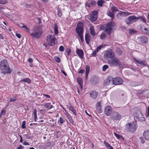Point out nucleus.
Listing matches in <instances>:
<instances>
[{
  "mask_svg": "<svg viewBox=\"0 0 149 149\" xmlns=\"http://www.w3.org/2000/svg\"><path fill=\"white\" fill-rule=\"evenodd\" d=\"M0 70L1 73L3 74L10 73L12 72L6 60L4 59L1 61Z\"/></svg>",
  "mask_w": 149,
  "mask_h": 149,
  "instance_id": "obj_1",
  "label": "nucleus"
},
{
  "mask_svg": "<svg viewBox=\"0 0 149 149\" xmlns=\"http://www.w3.org/2000/svg\"><path fill=\"white\" fill-rule=\"evenodd\" d=\"M138 126L137 123L136 121H131L125 125V130L127 132L134 133L136 130Z\"/></svg>",
  "mask_w": 149,
  "mask_h": 149,
  "instance_id": "obj_2",
  "label": "nucleus"
},
{
  "mask_svg": "<svg viewBox=\"0 0 149 149\" xmlns=\"http://www.w3.org/2000/svg\"><path fill=\"white\" fill-rule=\"evenodd\" d=\"M133 115L134 117L139 121L142 122L145 120V118L142 114L139 108L135 107L133 109Z\"/></svg>",
  "mask_w": 149,
  "mask_h": 149,
  "instance_id": "obj_3",
  "label": "nucleus"
},
{
  "mask_svg": "<svg viewBox=\"0 0 149 149\" xmlns=\"http://www.w3.org/2000/svg\"><path fill=\"white\" fill-rule=\"evenodd\" d=\"M42 33L41 28L40 26H36L34 28L33 32L30 34V36L33 38L39 39L41 36Z\"/></svg>",
  "mask_w": 149,
  "mask_h": 149,
  "instance_id": "obj_4",
  "label": "nucleus"
},
{
  "mask_svg": "<svg viewBox=\"0 0 149 149\" xmlns=\"http://www.w3.org/2000/svg\"><path fill=\"white\" fill-rule=\"evenodd\" d=\"M76 31L79 37L82 42L84 41L83 33L84 31L83 24L82 22H79L77 25Z\"/></svg>",
  "mask_w": 149,
  "mask_h": 149,
  "instance_id": "obj_5",
  "label": "nucleus"
},
{
  "mask_svg": "<svg viewBox=\"0 0 149 149\" xmlns=\"http://www.w3.org/2000/svg\"><path fill=\"white\" fill-rule=\"evenodd\" d=\"M115 24L113 21H110L108 22L105 27L104 28V31L109 35H110L112 29V27H114Z\"/></svg>",
  "mask_w": 149,
  "mask_h": 149,
  "instance_id": "obj_6",
  "label": "nucleus"
},
{
  "mask_svg": "<svg viewBox=\"0 0 149 149\" xmlns=\"http://www.w3.org/2000/svg\"><path fill=\"white\" fill-rule=\"evenodd\" d=\"M108 63L111 66H122V63L118 58L113 57L111 59L108 60Z\"/></svg>",
  "mask_w": 149,
  "mask_h": 149,
  "instance_id": "obj_7",
  "label": "nucleus"
},
{
  "mask_svg": "<svg viewBox=\"0 0 149 149\" xmlns=\"http://www.w3.org/2000/svg\"><path fill=\"white\" fill-rule=\"evenodd\" d=\"M118 11L119 10L116 7L113 6L107 12V14L111 18V19L113 20L114 18V13L116 11Z\"/></svg>",
  "mask_w": 149,
  "mask_h": 149,
  "instance_id": "obj_8",
  "label": "nucleus"
},
{
  "mask_svg": "<svg viewBox=\"0 0 149 149\" xmlns=\"http://www.w3.org/2000/svg\"><path fill=\"white\" fill-rule=\"evenodd\" d=\"M46 40L49 45L51 46H54L55 39L54 36L49 35L47 36L46 37Z\"/></svg>",
  "mask_w": 149,
  "mask_h": 149,
  "instance_id": "obj_9",
  "label": "nucleus"
},
{
  "mask_svg": "<svg viewBox=\"0 0 149 149\" xmlns=\"http://www.w3.org/2000/svg\"><path fill=\"white\" fill-rule=\"evenodd\" d=\"M125 22L127 24H130L137 21V18L134 15H132L128 17L125 19Z\"/></svg>",
  "mask_w": 149,
  "mask_h": 149,
  "instance_id": "obj_10",
  "label": "nucleus"
},
{
  "mask_svg": "<svg viewBox=\"0 0 149 149\" xmlns=\"http://www.w3.org/2000/svg\"><path fill=\"white\" fill-rule=\"evenodd\" d=\"M98 12L97 10H94L92 12L90 15L89 19L92 22L96 20L98 17Z\"/></svg>",
  "mask_w": 149,
  "mask_h": 149,
  "instance_id": "obj_11",
  "label": "nucleus"
},
{
  "mask_svg": "<svg viewBox=\"0 0 149 149\" xmlns=\"http://www.w3.org/2000/svg\"><path fill=\"white\" fill-rule=\"evenodd\" d=\"M131 14L127 12L120 11L117 14L116 17L118 19H122L124 17L127 16Z\"/></svg>",
  "mask_w": 149,
  "mask_h": 149,
  "instance_id": "obj_12",
  "label": "nucleus"
},
{
  "mask_svg": "<svg viewBox=\"0 0 149 149\" xmlns=\"http://www.w3.org/2000/svg\"><path fill=\"white\" fill-rule=\"evenodd\" d=\"M123 83V80L119 77H116L112 78V84L115 85H121Z\"/></svg>",
  "mask_w": 149,
  "mask_h": 149,
  "instance_id": "obj_13",
  "label": "nucleus"
},
{
  "mask_svg": "<svg viewBox=\"0 0 149 149\" xmlns=\"http://www.w3.org/2000/svg\"><path fill=\"white\" fill-rule=\"evenodd\" d=\"M114 54L111 50L107 51L105 52L104 54V57L106 59L109 58L111 59L114 57Z\"/></svg>",
  "mask_w": 149,
  "mask_h": 149,
  "instance_id": "obj_14",
  "label": "nucleus"
},
{
  "mask_svg": "<svg viewBox=\"0 0 149 149\" xmlns=\"http://www.w3.org/2000/svg\"><path fill=\"white\" fill-rule=\"evenodd\" d=\"M121 116L116 111H114L112 115L113 120H119Z\"/></svg>",
  "mask_w": 149,
  "mask_h": 149,
  "instance_id": "obj_15",
  "label": "nucleus"
},
{
  "mask_svg": "<svg viewBox=\"0 0 149 149\" xmlns=\"http://www.w3.org/2000/svg\"><path fill=\"white\" fill-rule=\"evenodd\" d=\"M112 110L111 107L109 105L106 106L104 109L105 113L107 116H110Z\"/></svg>",
  "mask_w": 149,
  "mask_h": 149,
  "instance_id": "obj_16",
  "label": "nucleus"
},
{
  "mask_svg": "<svg viewBox=\"0 0 149 149\" xmlns=\"http://www.w3.org/2000/svg\"><path fill=\"white\" fill-rule=\"evenodd\" d=\"M99 79L98 77L92 76L90 79L91 83L92 84H95L99 81Z\"/></svg>",
  "mask_w": 149,
  "mask_h": 149,
  "instance_id": "obj_17",
  "label": "nucleus"
},
{
  "mask_svg": "<svg viewBox=\"0 0 149 149\" xmlns=\"http://www.w3.org/2000/svg\"><path fill=\"white\" fill-rule=\"evenodd\" d=\"M110 84H112V78L111 77H109L107 79L104 81V84L106 86Z\"/></svg>",
  "mask_w": 149,
  "mask_h": 149,
  "instance_id": "obj_18",
  "label": "nucleus"
},
{
  "mask_svg": "<svg viewBox=\"0 0 149 149\" xmlns=\"http://www.w3.org/2000/svg\"><path fill=\"white\" fill-rule=\"evenodd\" d=\"M76 53L81 58H83L84 53L82 49H80L77 48L76 51Z\"/></svg>",
  "mask_w": 149,
  "mask_h": 149,
  "instance_id": "obj_19",
  "label": "nucleus"
},
{
  "mask_svg": "<svg viewBox=\"0 0 149 149\" xmlns=\"http://www.w3.org/2000/svg\"><path fill=\"white\" fill-rule=\"evenodd\" d=\"M101 103V101H100L97 102L96 105V110L99 113H102V110L101 109V106L100 104Z\"/></svg>",
  "mask_w": 149,
  "mask_h": 149,
  "instance_id": "obj_20",
  "label": "nucleus"
},
{
  "mask_svg": "<svg viewBox=\"0 0 149 149\" xmlns=\"http://www.w3.org/2000/svg\"><path fill=\"white\" fill-rule=\"evenodd\" d=\"M148 41L146 37L143 36L141 37L140 38V42L142 44H145Z\"/></svg>",
  "mask_w": 149,
  "mask_h": 149,
  "instance_id": "obj_21",
  "label": "nucleus"
},
{
  "mask_svg": "<svg viewBox=\"0 0 149 149\" xmlns=\"http://www.w3.org/2000/svg\"><path fill=\"white\" fill-rule=\"evenodd\" d=\"M134 61L137 63L141 65H146V62L144 61H142L141 60L138 59L134 58Z\"/></svg>",
  "mask_w": 149,
  "mask_h": 149,
  "instance_id": "obj_22",
  "label": "nucleus"
},
{
  "mask_svg": "<svg viewBox=\"0 0 149 149\" xmlns=\"http://www.w3.org/2000/svg\"><path fill=\"white\" fill-rule=\"evenodd\" d=\"M91 96L93 99H95L97 96L98 93L94 91H93L90 93Z\"/></svg>",
  "mask_w": 149,
  "mask_h": 149,
  "instance_id": "obj_23",
  "label": "nucleus"
},
{
  "mask_svg": "<svg viewBox=\"0 0 149 149\" xmlns=\"http://www.w3.org/2000/svg\"><path fill=\"white\" fill-rule=\"evenodd\" d=\"M143 135L146 139L149 140V130H145L143 132Z\"/></svg>",
  "mask_w": 149,
  "mask_h": 149,
  "instance_id": "obj_24",
  "label": "nucleus"
},
{
  "mask_svg": "<svg viewBox=\"0 0 149 149\" xmlns=\"http://www.w3.org/2000/svg\"><path fill=\"white\" fill-rule=\"evenodd\" d=\"M65 119L62 117H61L58 120V123L59 125H61L65 122Z\"/></svg>",
  "mask_w": 149,
  "mask_h": 149,
  "instance_id": "obj_25",
  "label": "nucleus"
},
{
  "mask_svg": "<svg viewBox=\"0 0 149 149\" xmlns=\"http://www.w3.org/2000/svg\"><path fill=\"white\" fill-rule=\"evenodd\" d=\"M44 106L45 108L49 110L51 109L53 107V106L50 103H45L44 105Z\"/></svg>",
  "mask_w": 149,
  "mask_h": 149,
  "instance_id": "obj_26",
  "label": "nucleus"
},
{
  "mask_svg": "<svg viewBox=\"0 0 149 149\" xmlns=\"http://www.w3.org/2000/svg\"><path fill=\"white\" fill-rule=\"evenodd\" d=\"M91 36L89 34H86L85 36V40L87 44H89Z\"/></svg>",
  "mask_w": 149,
  "mask_h": 149,
  "instance_id": "obj_27",
  "label": "nucleus"
},
{
  "mask_svg": "<svg viewBox=\"0 0 149 149\" xmlns=\"http://www.w3.org/2000/svg\"><path fill=\"white\" fill-rule=\"evenodd\" d=\"M68 107L70 110L72 112L75 116H76V110L74 109V108L72 107L71 104H70L68 106Z\"/></svg>",
  "mask_w": 149,
  "mask_h": 149,
  "instance_id": "obj_28",
  "label": "nucleus"
},
{
  "mask_svg": "<svg viewBox=\"0 0 149 149\" xmlns=\"http://www.w3.org/2000/svg\"><path fill=\"white\" fill-rule=\"evenodd\" d=\"M54 34L55 35H57L58 33V27L57 23H55L54 24Z\"/></svg>",
  "mask_w": 149,
  "mask_h": 149,
  "instance_id": "obj_29",
  "label": "nucleus"
},
{
  "mask_svg": "<svg viewBox=\"0 0 149 149\" xmlns=\"http://www.w3.org/2000/svg\"><path fill=\"white\" fill-rule=\"evenodd\" d=\"M20 81H24L26 82L28 84H30L31 83V81L30 79L28 78H25L22 79Z\"/></svg>",
  "mask_w": 149,
  "mask_h": 149,
  "instance_id": "obj_30",
  "label": "nucleus"
},
{
  "mask_svg": "<svg viewBox=\"0 0 149 149\" xmlns=\"http://www.w3.org/2000/svg\"><path fill=\"white\" fill-rule=\"evenodd\" d=\"M137 20L138 19H141V21L144 23H146V18L144 16H140L138 17H136Z\"/></svg>",
  "mask_w": 149,
  "mask_h": 149,
  "instance_id": "obj_31",
  "label": "nucleus"
},
{
  "mask_svg": "<svg viewBox=\"0 0 149 149\" xmlns=\"http://www.w3.org/2000/svg\"><path fill=\"white\" fill-rule=\"evenodd\" d=\"M90 32L91 34L93 36H95L96 35L95 32L94 28L93 27L91 26L90 27Z\"/></svg>",
  "mask_w": 149,
  "mask_h": 149,
  "instance_id": "obj_32",
  "label": "nucleus"
},
{
  "mask_svg": "<svg viewBox=\"0 0 149 149\" xmlns=\"http://www.w3.org/2000/svg\"><path fill=\"white\" fill-rule=\"evenodd\" d=\"M86 75L85 76H86V78L87 76H88V74L89 72V71L90 70V67L88 65H86Z\"/></svg>",
  "mask_w": 149,
  "mask_h": 149,
  "instance_id": "obj_33",
  "label": "nucleus"
},
{
  "mask_svg": "<svg viewBox=\"0 0 149 149\" xmlns=\"http://www.w3.org/2000/svg\"><path fill=\"white\" fill-rule=\"evenodd\" d=\"M116 54L120 56L122 54V51L120 48H117L116 49Z\"/></svg>",
  "mask_w": 149,
  "mask_h": 149,
  "instance_id": "obj_34",
  "label": "nucleus"
},
{
  "mask_svg": "<svg viewBox=\"0 0 149 149\" xmlns=\"http://www.w3.org/2000/svg\"><path fill=\"white\" fill-rule=\"evenodd\" d=\"M104 1L102 0H100L97 2V4L98 6H102L104 2Z\"/></svg>",
  "mask_w": 149,
  "mask_h": 149,
  "instance_id": "obj_35",
  "label": "nucleus"
},
{
  "mask_svg": "<svg viewBox=\"0 0 149 149\" xmlns=\"http://www.w3.org/2000/svg\"><path fill=\"white\" fill-rule=\"evenodd\" d=\"M128 32L130 34H134L137 33V31L133 29H129L128 31Z\"/></svg>",
  "mask_w": 149,
  "mask_h": 149,
  "instance_id": "obj_36",
  "label": "nucleus"
},
{
  "mask_svg": "<svg viewBox=\"0 0 149 149\" xmlns=\"http://www.w3.org/2000/svg\"><path fill=\"white\" fill-rule=\"evenodd\" d=\"M77 82L80 85L83 84L82 79L80 77H78L77 79Z\"/></svg>",
  "mask_w": 149,
  "mask_h": 149,
  "instance_id": "obj_37",
  "label": "nucleus"
},
{
  "mask_svg": "<svg viewBox=\"0 0 149 149\" xmlns=\"http://www.w3.org/2000/svg\"><path fill=\"white\" fill-rule=\"evenodd\" d=\"M67 118L68 119L69 121L71 123H72L73 125H74V121L73 120L72 118L70 117V116L69 115H67Z\"/></svg>",
  "mask_w": 149,
  "mask_h": 149,
  "instance_id": "obj_38",
  "label": "nucleus"
},
{
  "mask_svg": "<svg viewBox=\"0 0 149 149\" xmlns=\"http://www.w3.org/2000/svg\"><path fill=\"white\" fill-rule=\"evenodd\" d=\"M54 58L55 61L57 63H59L61 62V59L59 57L55 56L54 57Z\"/></svg>",
  "mask_w": 149,
  "mask_h": 149,
  "instance_id": "obj_39",
  "label": "nucleus"
},
{
  "mask_svg": "<svg viewBox=\"0 0 149 149\" xmlns=\"http://www.w3.org/2000/svg\"><path fill=\"white\" fill-rule=\"evenodd\" d=\"M17 98L15 96L13 97H12L10 98V102H14L16 101Z\"/></svg>",
  "mask_w": 149,
  "mask_h": 149,
  "instance_id": "obj_40",
  "label": "nucleus"
},
{
  "mask_svg": "<svg viewBox=\"0 0 149 149\" xmlns=\"http://www.w3.org/2000/svg\"><path fill=\"white\" fill-rule=\"evenodd\" d=\"M106 37V34L104 33H102L100 35V38L101 39H104Z\"/></svg>",
  "mask_w": 149,
  "mask_h": 149,
  "instance_id": "obj_41",
  "label": "nucleus"
},
{
  "mask_svg": "<svg viewBox=\"0 0 149 149\" xmlns=\"http://www.w3.org/2000/svg\"><path fill=\"white\" fill-rule=\"evenodd\" d=\"M57 15L59 17H61L62 15L61 10L58 9L57 11Z\"/></svg>",
  "mask_w": 149,
  "mask_h": 149,
  "instance_id": "obj_42",
  "label": "nucleus"
},
{
  "mask_svg": "<svg viewBox=\"0 0 149 149\" xmlns=\"http://www.w3.org/2000/svg\"><path fill=\"white\" fill-rule=\"evenodd\" d=\"M109 67V66L107 65H103L102 67V70L103 71H106V70L108 69Z\"/></svg>",
  "mask_w": 149,
  "mask_h": 149,
  "instance_id": "obj_43",
  "label": "nucleus"
},
{
  "mask_svg": "<svg viewBox=\"0 0 149 149\" xmlns=\"http://www.w3.org/2000/svg\"><path fill=\"white\" fill-rule=\"evenodd\" d=\"M26 122L25 121H24L22 122L21 127L23 129H25L26 128V126H25Z\"/></svg>",
  "mask_w": 149,
  "mask_h": 149,
  "instance_id": "obj_44",
  "label": "nucleus"
},
{
  "mask_svg": "<svg viewBox=\"0 0 149 149\" xmlns=\"http://www.w3.org/2000/svg\"><path fill=\"white\" fill-rule=\"evenodd\" d=\"M7 2V0H0V4H4Z\"/></svg>",
  "mask_w": 149,
  "mask_h": 149,
  "instance_id": "obj_45",
  "label": "nucleus"
},
{
  "mask_svg": "<svg viewBox=\"0 0 149 149\" xmlns=\"http://www.w3.org/2000/svg\"><path fill=\"white\" fill-rule=\"evenodd\" d=\"M97 53L96 50H94L93 51L92 54H91V55L92 56L95 57L96 53Z\"/></svg>",
  "mask_w": 149,
  "mask_h": 149,
  "instance_id": "obj_46",
  "label": "nucleus"
},
{
  "mask_svg": "<svg viewBox=\"0 0 149 149\" xmlns=\"http://www.w3.org/2000/svg\"><path fill=\"white\" fill-rule=\"evenodd\" d=\"M71 52V50L70 48H68L67 49V56H69Z\"/></svg>",
  "mask_w": 149,
  "mask_h": 149,
  "instance_id": "obj_47",
  "label": "nucleus"
},
{
  "mask_svg": "<svg viewBox=\"0 0 149 149\" xmlns=\"http://www.w3.org/2000/svg\"><path fill=\"white\" fill-rule=\"evenodd\" d=\"M102 46H103L102 45H101L97 47L96 50L97 52H98L101 49Z\"/></svg>",
  "mask_w": 149,
  "mask_h": 149,
  "instance_id": "obj_48",
  "label": "nucleus"
},
{
  "mask_svg": "<svg viewBox=\"0 0 149 149\" xmlns=\"http://www.w3.org/2000/svg\"><path fill=\"white\" fill-rule=\"evenodd\" d=\"M142 31L144 33L146 34L148 33H149L148 31L146 28H144L143 30Z\"/></svg>",
  "mask_w": 149,
  "mask_h": 149,
  "instance_id": "obj_49",
  "label": "nucleus"
},
{
  "mask_svg": "<svg viewBox=\"0 0 149 149\" xmlns=\"http://www.w3.org/2000/svg\"><path fill=\"white\" fill-rule=\"evenodd\" d=\"M59 49L60 52H63L64 50V48L63 46H61L60 47Z\"/></svg>",
  "mask_w": 149,
  "mask_h": 149,
  "instance_id": "obj_50",
  "label": "nucleus"
},
{
  "mask_svg": "<svg viewBox=\"0 0 149 149\" xmlns=\"http://www.w3.org/2000/svg\"><path fill=\"white\" fill-rule=\"evenodd\" d=\"M104 144L108 148L110 146V144L107 142L104 141Z\"/></svg>",
  "mask_w": 149,
  "mask_h": 149,
  "instance_id": "obj_51",
  "label": "nucleus"
},
{
  "mask_svg": "<svg viewBox=\"0 0 149 149\" xmlns=\"http://www.w3.org/2000/svg\"><path fill=\"white\" fill-rule=\"evenodd\" d=\"M114 135H115V136H116L118 139H119L120 138V137L121 136L118 134H117L116 133H115V132H114Z\"/></svg>",
  "mask_w": 149,
  "mask_h": 149,
  "instance_id": "obj_52",
  "label": "nucleus"
},
{
  "mask_svg": "<svg viewBox=\"0 0 149 149\" xmlns=\"http://www.w3.org/2000/svg\"><path fill=\"white\" fill-rule=\"evenodd\" d=\"M46 146L47 147H49L51 145V143L50 142H47L45 143Z\"/></svg>",
  "mask_w": 149,
  "mask_h": 149,
  "instance_id": "obj_53",
  "label": "nucleus"
},
{
  "mask_svg": "<svg viewBox=\"0 0 149 149\" xmlns=\"http://www.w3.org/2000/svg\"><path fill=\"white\" fill-rule=\"evenodd\" d=\"M15 35L19 38H20L21 37V35L18 33H16Z\"/></svg>",
  "mask_w": 149,
  "mask_h": 149,
  "instance_id": "obj_54",
  "label": "nucleus"
},
{
  "mask_svg": "<svg viewBox=\"0 0 149 149\" xmlns=\"http://www.w3.org/2000/svg\"><path fill=\"white\" fill-rule=\"evenodd\" d=\"M23 145L25 146L29 145V144L26 141H24L23 143Z\"/></svg>",
  "mask_w": 149,
  "mask_h": 149,
  "instance_id": "obj_55",
  "label": "nucleus"
},
{
  "mask_svg": "<svg viewBox=\"0 0 149 149\" xmlns=\"http://www.w3.org/2000/svg\"><path fill=\"white\" fill-rule=\"evenodd\" d=\"M25 25L22 23H20L19 24V26L20 27L24 28Z\"/></svg>",
  "mask_w": 149,
  "mask_h": 149,
  "instance_id": "obj_56",
  "label": "nucleus"
},
{
  "mask_svg": "<svg viewBox=\"0 0 149 149\" xmlns=\"http://www.w3.org/2000/svg\"><path fill=\"white\" fill-rule=\"evenodd\" d=\"M25 137L26 138L28 139H29L30 138V137L29 135L27 134H26L25 135Z\"/></svg>",
  "mask_w": 149,
  "mask_h": 149,
  "instance_id": "obj_57",
  "label": "nucleus"
},
{
  "mask_svg": "<svg viewBox=\"0 0 149 149\" xmlns=\"http://www.w3.org/2000/svg\"><path fill=\"white\" fill-rule=\"evenodd\" d=\"M84 72V70L81 69L79 71V73L82 74Z\"/></svg>",
  "mask_w": 149,
  "mask_h": 149,
  "instance_id": "obj_58",
  "label": "nucleus"
},
{
  "mask_svg": "<svg viewBox=\"0 0 149 149\" xmlns=\"http://www.w3.org/2000/svg\"><path fill=\"white\" fill-rule=\"evenodd\" d=\"M86 5L88 7H90L91 6V3L90 4L88 3H86Z\"/></svg>",
  "mask_w": 149,
  "mask_h": 149,
  "instance_id": "obj_59",
  "label": "nucleus"
},
{
  "mask_svg": "<svg viewBox=\"0 0 149 149\" xmlns=\"http://www.w3.org/2000/svg\"><path fill=\"white\" fill-rule=\"evenodd\" d=\"M24 28L26 29V31H29V29L25 25Z\"/></svg>",
  "mask_w": 149,
  "mask_h": 149,
  "instance_id": "obj_60",
  "label": "nucleus"
},
{
  "mask_svg": "<svg viewBox=\"0 0 149 149\" xmlns=\"http://www.w3.org/2000/svg\"><path fill=\"white\" fill-rule=\"evenodd\" d=\"M140 139L141 140V142L142 143H144V141L143 139V137H140Z\"/></svg>",
  "mask_w": 149,
  "mask_h": 149,
  "instance_id": "obj_61",
  "label": "nucleus"
},
{
  "mask_svg": "<svg viewBox=\"0 0 149 149\" xmlns=\"http://www.w3.org/2000/svg\"><path fill=\"white\" fill-rule=\"evenodd\" d=\"M61 72L65 76H67V74L66 73V72H65L64 71H63V70H61Z\"/></svg>",
  "mask_w": 149,
  "mask_h": 149,
  "instance_id": "obj_62",
  "label": "nucleus"
},
{
  "mask_svg": "<svg viewBox=\"0 0 149 149\" xmlns=\"http://www.w3.org/2000/svg\"><path fill=\"white\" fill-rule=\"evenodd\" d=\"M33 59L31 58H30L29 59L28 61L30 63H32L33 61Z\"/></svg>",
  "mask_w": 149,
  "mask_h": 149,
  "instance_id": "obj_63",
  "label": "nucleus"
},
{
  "mask_svg": "<svg viewBox=\"0 0 149 149\" xmlns=\"http://www.w3.org/2000/svg\"><path fill=\"white\" fill-rule=\"evenodd\" d=\"M23 147L21 145H20L19 147H18L17 149H22Z\"/></svg>",
  "mask_w": 149,
  "mask_h": 149,
  "instance_id": "obj_64",
  "label": "nucleus"
}]
</instances>
